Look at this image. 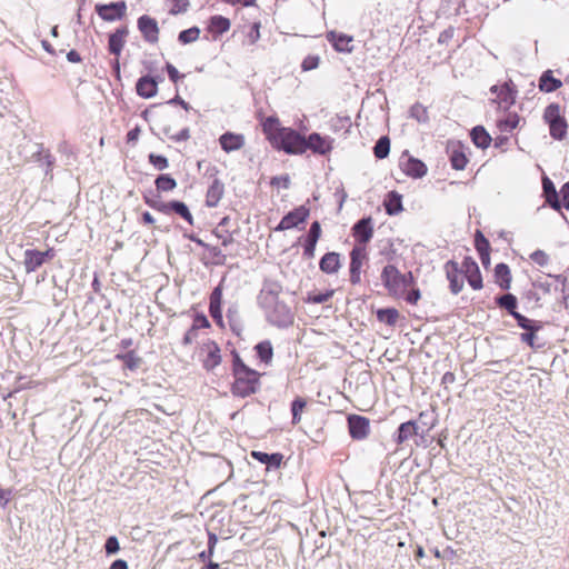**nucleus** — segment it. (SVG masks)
<instances>
[{
    "label": "nucleus",
    "instance_id": "1",
    "mask_svg": "<svg viewBox=\"0 0 569 569\" xmlns=\"http://www.w3.org/2000/svg\"><path fill=\"white\" fill-rule=\"evenodd\" d=\"M281 291L282 286L278 281L266 280L258 296V302L264 310L269 323L278 328H287L293 323L295 315L291 308L279 299Z\"/></svg>",
    "mask_w": 569,
    "mask_h": 569
},
{
    "label": "nucleus",
    "instance_id": "2",
    "mask_svg": "<svg viewBox=\"0 0 569 569\" xmlns=\"http://www.w3.org/2000/svg\"><path fill=\"white\" fill-rule=\"evenodd\" d=\"M262 130L273 148L289 154H301L306 151V138L291 128L280 126L279 119L268 117L262 122Z\"/></svg>",
    "mask_w": 569,
    "mask_h": 569
},
{
    "label": "nucleus",
    "instance_id": "3",
    "mask_svg": "<svg viewBox=\"0 0 569 569\" xmlns=\"http://www.w3.org/2000/svg\"><path fill=\"white\" fill-rule=\"evenodd\" d=\"M233 375L234 382L232 385V393L238 397L246 398L254 393L259 388V375L257 371L248 368L239 358L236 356L233 362Z\"/></svg>",
    "mask_w": 569,
    "mask_h": 569
},
{
    "label": "nucleus",
    "instance_id": "4",
    "mask_svg": "<svg viewBox=\"0 0 569 569\" xmlns=\"http://www.w3.org/2000/svg\"><path fill=\"white\" fill-rule=\"evenodd\" d=\"M546 122L549 124L550 134L553 139L561 140L567 133V122L560 114V107L556 103L549 104L543 113Z\"/></svg>",
    "mask_w": 569,
    "mask_h": 569
},
{
    "label": "nucleus",
    "instance_id": "5",
    "mask_svg": "<svg viewBox=\"0 0 569 569\" xmlns=\"http://www.w3.org/2000/svg\"><path fill=\"white\" fill-rule=\"evenodd\" d=\"M381 280L390 295L400 296L405 292L403 273L393 264H387L381 272Z\"/></svg>",
    "mask_w": 569,
    "mask_h": 569
},
{
    "label": "nucleus",
    "instance_id": "6",
    "mask_svg": "<svg viewBox=\"0 0 569 569\" xmlns=\"http://www.w3.org/2000/svg\"><path fill=\"white\" fill-rule=\"evenodd\" d=\"M309 213H310V210L307 207L300 206V207L296 208L295 210L290 211L289 213H287L281 219L279 224L274 228V230L283 231V230L292 229V228L297 227L299 223L305 222L307 220V218L309 217Z\"/></svg>",
    "mask_w": 569,
    "mask_h": 569
},
{
    "label": "nucleus",
    "instance_id": "7",
    "mask_svg": "<svg viewBox=\"0 0 569 569\" xmlns=\"http://www.w3.org/2000/svg\"><path fill=\"white\" fill-rule=\"evenodd\" d=\"M127 4L124 1L111 2L109 4H97L96 11L104 21H114L126 14Z\"/></svg>",
    "mask_w": 569,
    "mask_h": 569
},
{
    "label": "nucleus",
    "instance_id": "8",
    "mask_svg": "<svg viewBox=\"0 0 569 569\" xmlns=\"http://www.w3.org/2000/svg\"><path fill=\"white\" fill-rule=\"evenodd\" d=\"M462 272L463 278H466L470 284V287L475 290H479L482 288V278L477 262L470 258L466 257L462 261Z\"/></svg>",
    "mask_w": 569,
    "mask_h": 569
},
{
    "label": "nucleus",
    "instance_id": "9",
    "mask_svg": "<svg viewBox=\"0 0 569 569\" xmlns=\"http://www.w3.org/2000/svg\"><path fill=\"white\" fill-rule=\"evenodd\" d=\"M445 271L451 292L458 295L463 288L462 268L460 269L457 262L450 260L445 264Z\"/></svg>",
    "mask_w": 569,
    "mask_h": 569
},
{
    "label": "nucleus",
    "instance_id": "10",
    "mask_svg": "<svg viewBox=\"0 0 569 569\" xmlns=\"http://www.w3.org/2000/svg\"><path fill=\"white\" fill-rule=\"evenodd\" d=\"M333 140L330 137H322L317 132L306 139V150L310 149L318 154H327L332 150Z\"/></svg>",
    "mask_w": 569,
    "mask_h": 569
},
{
    "label": "nucleus",
    "instance_id": "11",
    "mask_svg": "<svg viewBox=\"0 0 569 569\" xmlns=\"http://www.w3.org/2000/svg\"><path fill=\"white\" fill-rule=\"evenodd\" d=\"M138 28L146 41L156 43L159 40V27L156 19L149 16H141L138 19Z\"/></svg>",
    "mask_w": 569,
    "mask_h": 569
},
{
    "label": "nucleus",
    "instance_id": "12",
    "mask_svg": "<svg viewBox=\"0 0 569 569\" xmlns=\"http://www.w3.org/2000/svg\"><path fill=\"white\" fill-rule=\"evenodd\" d=\"M367 254L365 248L355 247L350 252V281L352 284L360 282L362 263Z\"/></svg>",
    "mask_w": 569,
    "mask_h": 569
},
{
    "label": "nucleus",
    "instance_id": "13",
    "mask_svg": "<svg viewBox=\"0 0 569 569\" xmlns=\"http://www.w3.org/2000/svg\"><path fill=\"white\" fill-rule=\"evenodd\" d=\"M52 251L47 250L44 252L38 250H26L23 264L28 273L36 271L41 267L47 258H52Z\"/></svg>",
    "mask_w": 569,
    "mask_h": 569
},
{
    "label": "nucleus",
    "instance_id": "14",
    "mask_svg": "<svg viewBox=\"0 0 569 569\" xmlns=\"http://www.w3.org/2000/svg\"><path fill=\"white\" fill-rule=\"evenodd\" d=\"M350 436L353 439H365L369 432V420L365 417L352 415L348 418Z\"/></svg>",
    "mask_w": 569,
    "mask_h": 569
},
{
    "label": "nucleus",
    "instance_id": "15",
    "mask_svg": "<svg viewBox=\"0 0 569 569\" xmlns=\"http://www.w3.org/2000/svg\"><path fill=\"white\" fill-rule=\"evenodd\" d=\"M219 142L223 151L232 152L244 146V137L240 133L226 132L219 138Z\"/></svg>",
    "mask_w": 569,
    "mask_h": 569
},
{
    "label": "nucleus",
    "instance_id": "16",
    "mask_svg": "<svg viewBox=\"0 0 569 569\" xmlns=\"http://www.w3.org/2000/svg\"><path fill=\"white\" fill-rule=\"evenodd\" d=\"M371 218H363L353 226V236L362 244L370 241L373 234Z\"/></svg>",
    "mask_w": 569,
    "mask_h": 569
},
{
    "label": "nucleus",
    "instance_id": "17",
    "mask_svg": "<svg viewBox=\"0 0 569 569\" xmlns=\"http://www.w3.org/2000/svg\"><path fill=\"white\" fill-rule=\"evenodd\" d=\"M203 349L207 352L203 359V367L207 370H213L221 362L220 348L214 341H209L204 343Z\"/></svg>",
    "mask_w": 569,
    "mask_h": 569
},
{
    "label": "nucleus",
    "instance_id": "18",
    "mask_svg": "<svg viewBox=\"0 0 569 569\" xmlns=\"http://www.w3.org/2000/svg\"><path fill=\"white\" fill-rule=\"evenodd\" d=\"M321 234V227L318 221L311 223L307 241L303 249V256L311 259L315 257L316 244Z\"/></svg>",
    "mask_w": 569,
    "mask_h": 569
},
{
    "label": "nucleus",
    "instance_id": "19",
    "mask_svg": "<svg viewBox=\"0 0 569 569\" xmlns=\"http://www.w3.org/2000/svg\"><path fill=\"white\" fill-rule=\"evenodd\" d=\"M137 93L142 98H152L157 94L158 82L149 76L141 77L136 84Z\"/></svg>",
    "mask_w": 569,
    "mask_h": 569
},
{
    "label": "nucleus",
    "instance_id": "20",
    "mask_svg": "<svg viewBox=\"0 0 569 569\" xmlns=\"http://www.w3.org/2000/svg\"><path fill=\"white\" fill-rule=\"evenodd\" d=\"M224 193V186L219 179H214L210 187L208 188L206 194V204L209 208H214L218 206Z\"/></svg>",
    "mask_w": 569,
    "mask_h": 569
},
{
    "label": "nucleus",
    "instance_id": "21",
    "mask_svg": "<svg viewBox=\"0 0 569 569\" xmlns=\"http://www.w3.org/2000/svg\"><path fill=\"white\" fill-rule=\"evenodd\" d=\"M401 167L407 176L413 178H421L427 172L426 164L422 161L413 158H408L406 161L401 162Z\"/></svg>",
    "mask_w": 569,
    "mask_h": 569
},
{
    "label": "nucleus",
    "instance_id": "22",
    "mask_svg": "<svg viewBox=\"0 0 569 569\" xmlns=\"http://www.w3.org/2000/svg\"><path fill=\"white\" fill-rule=\"evenodd\" d=\"M328 41L332 43L335 49L340 52H351L352 46L350 43L352 42V37L343 34V33H337L335 31H331L327 36Z\"/></svg>",
    "mask_w": 569,
    "mask_h": 569
},
{
    "label": "nucleus",
    "instance_id": "23",
    "mask_svg": "<svg viewBox=\"0 0 569 569\" xmlns=\"http://www.w3.org/2000/svg\"><path fill=\"white\" fill-rule=\"evenodd\" d=\"M128 30L126 28L117 29L109 36V51L116 56H119L123 49Z\"/></svg>",
    "mask_w": 569,
    "mask_h": 569
},
{
    "label": "nucleus",
    "instance_id": "24",
    "mask_svg": "<svg viewBox=\"0 0 569 569\" xmlns=\"http://www.w3.org/2000/svg\"><path fill=\"white\" fill-rule=\"evenodd\" d=\"M320 269L326 273H336L340 268V256L337 252H328L320 260Z\"/></svg>",
    "mask_w": 569,
    "mask_h": 569
},
{
    "label": "nucleus",
    "instance_id": "25",
    "mask_svg": "<svg viewBox=\"0 0 569 569\" xmlns=\"http://www.w3.org/2000/svg\"><path fill=\"white\" fill-rule=\"evenodd\" d=\"M251 457L256 460H258L261 463H264L268 466V468H279L283 456L281 453H266L261 451H251Z\"/></svg>",
    "mask_w": 569,
    "mask_h": 569
},
{
    "label": "nucleus",
    "instance_id": "26",
    "mask_svg": "<svg viewBox=\"0 0 569 569\" xmlns=\"http://www.w3.org/2000/svg\"><path fill=\"white\" fill-rule=\"evenodd\" d=\"M562 86V82L559 79H556L552 76L550 70L545 71L539 80V88L545 92H553Z\"/></svg>",
    "mask_w": 569,
    "mask_h": 569
},
{
    "label": "nucleus",
    "instance_id": "27",
    "mask_svg": "<svg viewBox=\"0 0 569 569\" xmlns=\"http://www.w3.org/2000/svg\"><path fill=\"white\" fill-rule=\"evenodd\" d=\"M472 142L481 149H486L491 143V137L481 126L475 127L471 131Z\"/></svg>",
    "mask_w": 569,
    "mask_h": 569
},
{
    "label": "nucleus",
    "instance_id": "28",
    "mask_svg": "<svg viewBox=\"0 0 569 569\" xmlns=\"http://www.w3.org/2000/svg\"><path fill=\"white\" fill-rule=\"evenodd\" d=\"M171 212H174V213L179 214L189 224H191V226L193 224V217L190 213V211H189L188 207L186 206V203H183L181 201H177V200L168 202V214L171 213Z\"/></svg>",
    "mask_w": 569,
    "mask_h": 569
},
{
    "label": "nucleus",
    "instance_id": "29",
    "mask_svg": "<svg viewBox=\"0 0 569 569\" xmlns=\"http://www.w3.org/2000/svg\"><path fill=\"white\" fill-rule=\"evenodd\" d=\"M418 426L415 421H407L399 426L398 428V436H397V442L403 443L408 439H410L412 436L417 435Z\"/></svg>",
    "mask_w": 569,
    "mask_h": 569
},
{
    "label": "nucleus",
    "instance_id": "30",
    "mask_svg": "<svg viewBox=\"0 0 569 569\" xmlns=\"http://www.w3.org/2000/svg\"><path fill=\"white\" fill-rule=\"evenodd\" d=\"M495 274L502 289H509L511 283L510 269L505 263H498L495 268Z\"/></svg>",
    "mask_w": 569,
    "mask_h": 569
},
{
    "label": "nucleus",
    "instance_id": "31",
    "mask_svg": "<svg viewBox=\"0 0 569 569\" xmlns=\"http://www.w3.org/2000/svg\"><path fill=\"white\" fill-rule=\"evenodd\" d=\"M386 211L389 214H397L402 210L401 196L395 191L389 192L385 202Z\"/></svg>",
    "mask_w": 569,
    "mask_h": 569
},
{
    "label": "nucleus",
    "instance_id": "32",
    "mask_svg": "<svg viewBox=\"0 0 569 569\" xmlns=\"http://www.w3.org/2000/svg\"><path fill=\"white\" fill-rule=\"evenodd\" d=\"M221 296H222V293H221V289L219 287H217L210 296L209 310H210V315L213 319H221V309H220Z\"/></svg>",
    "mask_w": 569,
    "mask_h": 569
},
{
    "label": "nucleus",
    "instance_id": "33",
    "mask_svg": "<svg viewBox=\"0 0 569 569\" xmlns=\"http://www.w3.org/2000/svg\"><path fill=\"white\" fill-rule=\"evenodd\" d=\"M497 303L506 309L512 317H515L517 312V298L511 295V293H507V295H503V296H500L497 298Z\"/></svg>",
    "mask_w": 569,
    "mask_h": 569
},
{
    "label": "nucleus",
    "instance_id": "34",
    "mask_svg": "<svg viewBox=\"0 0 569 569\" xmlns=\"http://www.w3.org/2000/svg\"><path fill=\"white\" fill-rule=\"evenodd\" d=\"M154 183L160 192L172 191L177 187V181L169 174H160Z\"/></svg>",
    "mask_w": 569,
    "mask_h": 569
},
{
    "label": "nucleus",
    "instance_id": "35",
    "mask_svg": "<svg viewBox=\"0 0 569 569\" xmlns=\"http://www.w3.org/2000/svg\"><path fill=\"white\" fill-rule=\"evenodd\" d=\"M256 350H257V355L261 361H263L266 363H269L271 361L272 356H273V349H272L270 341L266 340V341L259 342L256 346Z\"/></svg>",
    "mask_w": 569,
    "mask_h": 569
},
{
    "label": "nucleus",
    "instance_id": "36",
    "mask_svg": "<svg viewBox=\"0 0 569 569\" xmlns=\"http://www.w3.org/2000/svg\"><path fill=\"white\" fill-rule=\"evenodd\" d=\"M519 117L516 113H509L505 119L498 120V127L501 132H511L519 124Z\"/></svg>",
    "mask_w": 569,
    "mask_h": 569
},
{
    "label": "nucleus",
    "instance_id": "37",
    "mask_svg": "<svg viewBox=\"0 0 569 569\" xmlns=\"http://www.w3.org/2000/svg\"><path fill=\"white\" fill-rule=\"evenodd\" d=\"M377 318L386 325L393 326L399 318V312L393 308L380 309L377 312Z\"/></svg>",
    "mask_w": 569,
    "mask_h": 569
},
{
    "label": "nucleus",
    "instance_id": "38",
    "mask_svg": "<svg viewBox=\"0 0 569 569\" xmlns=\"http://www.w3.org/2000/svg\"><path fill=\"white\" fill-rule=\"evenodd\" d=\"M513 318L517 320L518 326L526 331H538L541 329V325L538 321L531 320L519 312Z\"/></svg>",
    "mask_w": 569,
    "mask_h": 569
},
{
    "label": "nucleus",
    "instance_id": "39",
    "mask_svg": "<svg viewBox=\"0 0 569 569\" xmlns=\"http://www.w3.org/2000/svg\"><path fill=\"white\" fill-rule=\"evenodd\" d=\"M390 151V140L388 137H381L373 148V153L378 159H385Z\"/></svg>",
    "mask_w": 569,
    "mask_h": 569
},
{
    "label": "nucleus",
    "instance_id": "40",
    "mask_svg": "<svg viewBox=\"0 0 569 569\" xmlns=\"http://www.w3.org/2000/svg\"><path fill=\"white\" fill-rule=\"evenodd\" d=\"M307 406V401L301 398V397H298L296 398L292 403H291V413H292V423L293 425H297L300 422L301 420V412L303 411V409L306 408Z\"/></svg>",
    "mask_w": 569,
    "mask_h": 569
},
{
    "label": "nucleus",
    "instance_id": "41",
    "mask_svg": "<svg viewBox=\"0 0 569 569\" xmlns=\"http://www.w3.org/2000/svg\"><path fill=\"white\" fill-rule=\"evenodd\" d=\"M451 166L456 170H463L468 163V159L460 150L452 151L450 156Z\"/></svg>",
    "mask_w": 569,
    "mask_h": 569
},
{
    "label": "nucleus",
    "instance_id": "42",
    "mask_svg": "<svg viewBox=\"0 0 569 569\" xmlns=\"http://www.w3.org/2000/svg\"><path fill=\"white\" fill-rule=\"evenodd\" d=\"M211 28L219 33H223L229 30L230 21L222 16H214L211 18Z\"/></svg>",
    "mask_w": 569,
    "mask_h": 569
},
{
    "label": "nucleus",
    "instance_id": "43",
    "mask_svg": "<svg viewBox=\"0 0 569 569\" xmlns=\"http://www.w3.org/2000/svg\"><path fill=\"white\" fill-rule=\"evenodd\" d=\"M200 30L197 27L189 28L179 33V41L182 43H191L199 38Z\"/></svg>",
    "mask_w": 569,
    "mask_h": 569
},
{
    "label": "nucleus",
    "instance_id": "44",
    "mask_svg": "<svg viewBox=\"0 0 569 569\" xmlns=\"http://www.w3.org/2000/svg\"><path fill=\"white\" fill-rule=\"evenodd\" d=\"M411 118L416 119L419 122L428 121V112L427 109L420 103H416L410 108Z\"/></svg>",
    "mask_w": 569,
    "mask_h": 569
},
{
    "label": "nucleus",
    "instance_id": "45",
    "mask_svg": "<svg viewBox=\"0 0 569 569\" xmlns=\"http://www.w3.org/2000/svg\"><path fill=\"white\" fill-rule=\"evenodd\" d=\"M475 242L479 254L487 257L490 249V244L489 241L483 237V234L480 231L477 232Z\"/></svg>",
    "mask_w": 569,
    "mask_h": 569
},
{
    "label": "nucleus",
    "instance_id": "46",
    "mask_svg": "<svg viewBox=\"0 0 569 569\" xmlns=\"http://www.w3.org/2000/svg\"><path fill=\"white\" fill-rule=\"evenodd\" d=\"M118 357L124 361L126 367L130 370H136L140 366V362H141V359L139 357L134 356L133 352H128L123 356H118Z\"/></svg>",
    "mask_w": 569,
    "mask_h": 569
},
{
    "label": "nucleus",
    "instance_id": "47",
    "mask_svg": "<svg viewBox=\"0 0 569 569\" xmlns=\"http://www.w3.org/2000/svg\"><path fill=\"white\" fill-rule=\"evenodd\" d=\"M217 542H218L217 536L214 533H212V532H209V536H208L209 551H202L199 555V558L202 561H204L206 559L211 558L213 556Z\"/></svg>",
    "mask_w": 569,
    "mask_h": 569
},
{
    "label": "nucleus",
    "instance_id": "48",
    "mask_svg": "<svg viewBox=\"0 0 569 569\" xmlns=\"http://www.w3.org/2000/svg\"><path fill=\"white\" fill-rule=\"evenodd\" d=\"M149 161L152 163L158 170H164L169 167L168 159L163 156L150 153Z\"/></svg>",
    "mask_w": 569,
    "mask_h": 569
},
{
    "label": "nucleus",
    "instance_id": "49",
    "mask_svg": "<svg viewBox=\"0 0 569 569\" xmlns=\"http://www.w3.org/2000/svg\"><path fill=\"white\" fill-rule=\"evenodd\" d=\"M144 200H146V203L149 204L154 210H157L161 213L168 214V202H162L160 200L152 199L149 197H144Z\"/></svg>",
    "mask_w": 569,
    "mask_h": 569
},
{
    "label": "nucleus",
    "instance_id": "50",
    "mask_svg": "<svg viewBox=\"0 0 569 569\" xmlns=\"http://www.w3.org/2000/svg\"><path fill=\"white\" fill-rule=\"evenodd\" d=\"M144 200H146V203L149 204L154 210H157L161 213L168 214V202H162L160 200L152 199L149 197H144Z\"/></svg>",
    "mask_w": 569,
    "mask_h": 569
},
{
    "label": "nucleus",
    "instance_id": "51",
    "mask_svg": "<svg viewBox=\"0 0 569 569\" xmlns=\"http://www.w3.org/2000/svg\"><path fill=\"white\" fill-rule=\"evenodd\" d=\"M530 259L540 267H545L549 262L548 254L542 250H536L530 254Z\"/></svg>",
    "mask_w": 569,
    "mask_h": 569
},
{
    "label": "nucleus",
    "instance_id": "52",
    "mask_svg": "<svg viewBox=\"0 0 569 569\" xmlns=\"http://www.w3.org/2000/svg\"><path fill=\"white\" fill-rule=\"evenodd\" d=\"M104 548H106L107 555H113V553L118 552L120 547H119V541H118L117 537H114V536L109 537L106 541Z\"/></svg>",
    "mask_w": 569,
    "mask_h": 569
},
{
    "label": "nucleus",
    "instance_id": "53",
    "mask_svg": "<svg viewBox=\"0 0 569 569\" xmlns=\"http://www.w3.org/2000/svg\"><path fill=\"white\" fill-rule=\"evenodd\" d=\"M198 329H199V326L198 325H193L184 335L183 337V345L188 346V345H191L196 338L198 337Z\"/></svg>",
    "mask_w": 569,
    "mask_h": 569
},
{
    "label": "nucleus",
    "instance_id": "54",
    "mask_svg": "<svg viewBox=\"0 0 569 569\" xmlns=\"http://www.w3.org/2000/svg\"><path fill=\"white\" fill-rule=\"evenodd\" d=\"M318 64H319V58L315 57V56H309L302 61L301 67L305 71H309V70L316 69L318 67Z\"/></svg>",
    "mask_w": 569,
    "mask_h": 569
},
{
    "label": "nucleus",
    "instance_id": "55",
    "mask_svg": "<svg viewBox=\"0 0 569 569\" xmlns=\"http://www.w3.org/2000/svg\"><path fill=\"white\" fill-rule=\"evenodd\" d=\"M536 332L537 331H526V332L521 333V336H520L521 341L528 343L533 349L539 348L540 346H537L535 343Z\"/></svg>",
    "mask_w": 569,
    "mask_h": 569
},
{
    "label": "nucleus",
    "instance_id": "56",
    "mask_svg": "<svg viewBox=\"0 0 569 569\" xmlns=\"http://www.w3.org/2000/svg\"><path fill=\"white\" fill-rule=\"evenodd\" d=\"M546 199H547V202L550 204L551 208H553L556 210H560L561 203L559 201V197H558L557 191L548 193V197Z\"/></svg>",
    "mask_w": 569,
    "mask_h": 569
},
{
    "label": "nucleus",
    "instance_id": "57",
    "mask_svg": "<svg viewBox=\"0 0 569 569\" xmlns=\"http://www.w3.org/2000/svg\"><path fill=\"white\" fill-rule=\"evenodd\" d=\"M166 69H167V72H168V76H169L170 80H171L172 82H174V83H176L180 78H182V77H183V76H181V74L179 73V71L177 70V68H176L174 66L170 64V63H167Z\"/></svg>",
    "mask_w": 569,
    "mask_h": 569
},
{
    "label": "nucleus",
    "instance_id": "58",
    "mask_svg": "<svg viewBox=\"0 0 569 569\" xmlns=\"http://www.w3.org/2000/svg\"><path fill=\"white\" fill-rule=\"evenodd\" d=\"M499 97L505 101H508V99L513 100L512 89L508 83H505L503 86L500 87Z\"/></svg>",
    "mask_w": 569,
    "mask_h": 569
},
{
    "label": "nucleus",
    "instance_id": "59",
    "mask_svg": "<svg viewBox=\"0 0 569 569\" xmlns=\"http://www.w3.org/2000/svg\"><path fill=\"white\" fill-rule=\"evenodd\" d=\"M560 193L563 207L569 210V181L562 186Z\"/></svg>",
    "mask_w": 569,
    "mask_h": 569
},
{
    "label": "nucleus",
    "instance_id": "60",
    "mask_svg": "<svg viewBox=\"0 0 569 569\" xmlns=\"http://www.w3.org/2000/svg\"><path fill=\"white\" fill-rule=\"evenodd\" d=\"M333 295V291H328V292H325V293H319V295H316L311 298V301L313 303H323V302H327Z\"/></svg>",
    "mask_w": 569,
    "mask_h": 569
},
{
    "label": "nucleus",
    "instance_id": "61",
    "mask_svg": "<svg viewBox=\"0 0 569 569\" xmlns=\"http://www.w3.org/2000/svg\"><path fill=\"white\" fill-rule=\"evenodd\" d=\"M542 186H543V192L546 194V198L548 197V193L556 192V188L549 178H547V177L543 178Z\"/></svg>",
    "mask_w": 569,
    "mask_h": 569
},
{
    "label": "nucleus",
    "instance_id": "62",
    "mask_svg": "<svg viewBox=\"0 0 569 569\" xmlns=\"http://www.w3.org/2000/svg\"><path fill=\"white\" fill-rule=\"evenodd\" d=\"M419 299H420V291L418 289L410 291L406 298V300L411 305H416Z\"/></svg>",
    "mask_w": 569,
    "mask_h": 569
},
{
    "label": "nucleus",
    "instance_id": "63",
    "mask_svg": "<svg viewBox=\"0 0 569 569\" xmlns=\"http://www.w3.org/2000/svg\"><path fill=\"white\" fill-rule=\"evenodd\" d=\"M109 569H128V565L124 560L118 559L112 562Z\"/></svg>",
    "mask_w": 569,
    "mask_h": 569
},
{
    "label": "nucleus",
    "instance_id": "64",
    "mask_svg": "<svg viewBox=\"0 0 569 569\" xmlns=\"http://www.w3.org/2000/svg\"><path fill=\"white\" fill-rule=\"evenodd\" d=\"M249 37H250L252 43H254L259 39L260 34H259V24L258 23H254L253 30L250 32Z\"/></svg>",
    "mask_w": 569,
    "mask_h": 569
}]
</instances>
